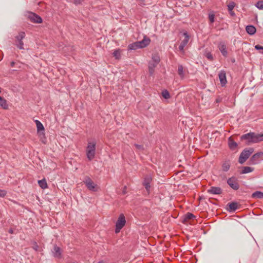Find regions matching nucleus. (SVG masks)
Listing matches in <instances>:
<instances>
[{"mask_svg": "<svg viewBox=\"0 0 263 263\" xmlns=\"http://www.w3.org/2000/svg\"><path fill=\"white\" fill-rule=\"evenodd\" d=\"M241 139L242 140H246V143L247 145L258 143L263 141V133L256 134L253 132H250L242 135Z\"/></svg>", "mask_w": 263, "mask_h": 263, "instance_id": "1", "label": "nucleus"}, {"mask_svg": "<svg viewBox=\"0 0 263 263\" xmlns=\"http://www.w3.org/2000/svg\"><path fill=\"white\" fill-rule=\"evenodd\" d=\"M151 43V40L146 36H144L143 40L129 44L128 45V50H135L140 48H143L147 46Z\"/></svg>", "mask_w": 263, "mask_h": 263, "instance_id": "2", "label": "nucleus"}, {"mask_svg": "<svg viewBox=\"0 0 263 263\" xmlns=\"http://www.w3.org/2000/svg\"><path fill=\"white\" fill-rule=\"evenodd\" d=\"M96 149V142L95 140L88 141L86 147V152L87 159L91 161L95 157Z\"/></svg>", "mask_w": 263, "mask_h": 263, "instance_id": "3", "label": "nucleus"}, {"mask_svg": "<svg viewBox=\"0 0 263 263\" xmlns=\"http://www.w3.org/2000/svg\"><path fill=\"white\" fill-rule=\"evenodd\" d=\"M254 152L253 148H246L240 154L239 157V163L243 164Z\"/></svg>", "mask_w": 263, "mask_h": 263, "instance_id": "4", "label": "nucleus"}, {"mask_svg": "<svg viewBox=\"0 0 263 263\" xmlns=\"http://www.w3.org/2000/svg\"><path fill=\"white\" fill-rule=\"evenodd\" d=\"M126 223L125 217L123 214H121L116 223L115 233H118Z\"/></svg>", "mask_w": 263, "mask_h": 263, "instance_id": "5", "label": "nucleus"}, {"mask_svg": "<svg viewBox=\"0 0 263 263\" xmlns=\"http://www.w3.org/2000/svg\"><path fill=\"white\" fill-rule=\"evenodd\" d=\"M84 183L89 190L93 192L97 191V185L90 177L86 176L84 181Z\"/></svg>", "mask_w": 263, "mask_h": 263, "instance_id": "6", "label": "nucleus"}, {"mask_svg": "<svg viewBox=\"0 0 263 263\" xmlns=\"http://www.w3.org/2000/svg\"><path fill=\"white\" fill-rule=\"evenodd\" d=\"M25 33L24 32H19L18 34L15 37L16 40L15 45L20 49H24V43L22 40L25 38Z\"/></svg>", "mask_w": 263, "mask_h": 263, "instance_id": "7", "label": "nucleus"}, {"mask_svg": "<svg viewBox=\"0 0 263 263\" xmlns=\"http://www.w3.org/2000/svg\"><path fill=\"white\" fill-rule=\"evenodd\" d=\"M263 156V152H257L254 154L250 159L249 163L251 165L256 164L259 163L260 157Z\"/></svg>", "mask_w": 263, "mask_h": 263, "instance_id": "8", "label": "nucleus"}, {"mask_svg": "<svg viewBox=\"0 0 263 263\" xmlns=\"http://www.w3.org/2000/svg\"><path fill=\"white\" fill-rule=\"evenodd\" d=\"M152 177L150 175H146L143 179V185L145 187L146 191L149 192L151 189V184L152 182Z\"/></svg>", "mask_w": 263, "mask_h": 263, "instance_id": "9", "label": "nucleus"}, {"mask_svg": "<svg viewBox=\"0 0 263 263\" xmlns=\"http://www.w3.org/2000/svg\"><path fill=\"white\" fill-rule=\"evenodd\" d=\"M227 183L234 190H237L239 188L237 179L234 177L229 178L227 180Z\"/></svg>", "mask_w": 263, "mask_h": 263, "instance_id": "10", "label": "nucleus"}, {"mask_svg": "<svg viewBox=\"0 0 263 263\" xmlns=\"http://www.w3.org/2000/svg\"><path fill=\"white\" fill-rule=\"evenodd\" d=\"M28 17L32 22L35 23H41L43 21L42 17L34 13H30Z\"/></svg>", "mask_w": 263, "mask_h": 263, "instance_id": "11", "label": "nucleus"}, {"mask_svg": "<svg viewBox=\"0 0 263 263\" xmlns=\"http://www.w3.org/2000/svg\"><path fill=\"white\" fill-rule=\"evenodd\" d=\"M218 77L220 82L221 85L224 86L227 83L226 78V72L224 70H221L218 74Z\"/></svg>", "mask_w": 263, "mask_h": 263, "instance_id": "12", "label": "nucleus"}, {"mask_svg": "<svg viewBox=\"0 0 263 263\" xmlns=\"http://www.w3.org/2000/svg\"><path fill=\"white\" fill-rule=\"evenodd\" d=\"M218 47L222 55L224 57H227L228 56V51L225 43L222 42H220L218 45Z\"/></svg>", "mask_w": 263, "mask_h": 263, "instance_id": "13", "label": "nucleus"}, {"mask_svg": "<svg viewBox=\"0 0 263 263\" xmlns=\"http://www.w3.org/2000/svg\"><path fill=\"white\" fill-rule=\"evenodd\" d=\"M52 252L54 257L58 258L61 257V249L57 245L54 246Z\"/></svg>", "mask_w": 263, "mask_h": 263, "instance_id": "14", "label": "nucleus"}, {"mask_svg": "<svg viewBox=\"0 0 263 263\" xmlns=\"http://www.w3.org/2000/svg\"><path fill=\"white\" fill-rule=\"evenodd\" d=\"M208 192L211 194L219 195L222 193V190L219 187L212 186Z\"/></svg>", "mask_w": 263, "mask_h": 263, "instance_id": "15", "label": "nucleus"}, {"mask_svg": "<svg viewBox=\"0 0 263 263\" xmlns=\"http://www.w3.org/2000/svg\"><path fill=\"white\" fill-rule=\"evenodd\" d=\"M228 210L230 212H235L238 208V204L236 202H232L227 204Z\"/></svg>", "mask_w": 263, "mask_h": 263, "instance_id": "16", "label": "nucleus"}, {"mask_svg": "<svg viewBox=\"0 0 263 263\" xmlns=\"http://www.w3.org/2000/svg\"><path fill=\"white\" fill-rule=\"evenodd\" d=\"M230 166H231L230 161L229 160H226L222 164V166H221L222 170L223 172H228L230 169Z\"/></svg>", "mask_w": 263, "mask_h": 263, "instance_id": "17", "label": "nucleus"}, {"mask_svg": "<svg viewBox=\"0 0 263 263\" xmlns=\"http://www.w3.org/2000/svg\"><path fill=\"white\" fill-rule=\"evenodd\" d=\"M158 64L149 62L148 63V72L150 76H153L155 71V68Z\"/></svg>", "mask_w": 263, "mask_h": 263, "instance_id": "18", "label": "nucleus"}, {"mask_svg": "<svg viewBox=\"0 0 263 263\" xmlns=\"http://www.w3.org/2000/svg\"><path fill=\"white\" fill-rule=\"evenodd\" d=\"M247 32L250 35H253L256 32V28L253 25H248L246 27Z\"/></svg>", "mask_w": 263, "mask_h": 263, "instance_id": "19", "label": "nucleus"}, {"mask_svg": "<svg viewBox=\"0 0 263 263\" xmlns=\"http://www.w3.org/2000/svg\"><path fill=\"white\" fill-rule=\"evenodd\" d=\"M237 143L235 142L231 138L229 139V146L232 150H235L237 147Z\"/></svg>", "mask_w": 263, "mask_h": 263, "instance_id": "20", "label": "nucleus"}, {"mask_svg": "<svg viewBox=\"0 0 263 263\" xmlns=\"http://www.w3.org/2000/svg\"><path fill=\"white\" fill-rule=\"evenodd\" d=\"M178 74L181 79L184 78V68L182 65H179L178 68Z\"/></svg>", "mask_w": 263, "mask_h": 263, "instance_id": "21", "label": "nucleus"}, {"mask_svg": "<svg viewBox=\"0 0 263 263\" xmlns=\"http://www.w3.org/2000/svg\"><path fill=\"white\" fill-rule=\"evenodd\" d=\"M35 122L36 125L37 132H39L40 131H44V127L40 121L36 120H35Z\"/></svg>", "mask_w": 263, "mask_h": 263, "instance_id": "22", "label": "nucleus"}, {"mask_svg": "<svg viewBox=\"0 0 263 263\" xmlns=\"http://www.w3.org/2000/svg\"><path fill=\"white\" fill-rule=\"evenodd\" d=\"M252 197L253 198L261 199L263 198V192L256 191L252 194Z\"/></svg>", "mask_w": 263, "mask_h": 263, "instance_id": "23", "label": "nucleus"}, {"mask_svg": "<svg viewBox=\"0 0 263 263\" xmlns=\"http://www.w3.org/2000/svg\"><path fill=\"white\" fill-rule=\"evenodd\" d=\"M183 35L184 36V39L181 41L180 44L185 46L189 42L190 36L187 32H184Z\"/></svg>", "mask_w": 263, "mask_h": 263, "instance_id": "24", "label": "nucleus"}, {"mask_svg": "<svg viewBox=\"0 0 263 263\" xmlns=\"http://www.w3.org/2000/svg\"><path fill=\"white\" fill-rule=\"evenodd\" d=\"M38 184L39 186L43 189H45L48 187L47 183L45 179L39 180Z\"/></svg>", "mask_w": 263, "mask_h": 263, "instance_id": "25", "label": "nucleus"}, {"mask_svg": "<svg viewBox=\"0 0 263 263\" xmlns=\"http://www.w3.org/2000/svg\"><path fill=\"white\" fill-rule=\"evenodd\" d=\"M254 168L250 166H244L242 167V174H247L253 172Z\"/></svg>", "mask_w": 263, "mask_h": 263, "instance_id": "26", "label": "nucleus"}, {"mask_svg": "<svg viewBox=\"0 0 263 263\" xmlns=\"http://www.w3.org/2000/svg\"><path fill=\"white\" fill-rule=\"evenodd\" d=\"M0 105L4 109L8 108V104L6 100L0 96Z\"/></svg>", "mask_w": 263, "mask_h": 263, "instance_id": "27", "label": "nucleus"}, {"mask_svg": "<svg viewBox=\"0 0 263 263\" xmlns=\"http://www.w3.org/2000/svg\"><path fill=\"white\" fill-rule=\"evenodd\" d=\"M160 57L157 54H155L153 55L152 59L150 62L153 63L158 64L160 62Z\"/></svg>", "mask_w": 263, "mask_h": 263, "instance_id": "28", "label": "nucleus"}, {"mask_svg": "<svg viewBox=\"0 0 263 263\" xmlns=\"http://www.w3.org/2000/svg\"><path fill=\"white\" fill-rule=\"evenodd\" d=\"M113 55L116 58V59H120L121 58V50L120 49H116L113 52Z\"/></svg>", "mask_w": 263, "mask_h": 263, "instance_id": "29", "label": "nucleus"}, {"mask_svg": "<svg viewBox=\"0 0 263 263\" xmlns=\"http://www.w3.org/2000/svg\"><path fill=\"white\" fill-rule=\"evenodd\" d=\"M204 55L210 61H213V57L212 54V53L208 51V50H205L204 52Z\"/></svg>", "mask_w": 263, "mask_h": 263, "instance_id": "30", "label": "nucleus"}, {"mask_svg": "<svg viewBox=\"0 0 263 263\" xmlns=\"http://www.w3.org/2000/svg\"><path fill=\"white\" fill-rule=\"evenodd\" d=\"M162 96L165 99H168L170 98V97H171L170 94L167 90H164L162 91Z\"/></svg>", "mask_w": 263, "mask_h": 263, "instance_id": "31", "label": "nucleus"}, {"mask_svg": "<svg viewBox=\"0 0 263 263\" xmlns=\"http://www.w3.org/2000/svg\"><path fill=\"white\" fill-rule=\"evenodd\" d=\"M194 217H195V216L192 213H187L184 216V220H187L191 219Z\"/></svg>", "mask_w": 263, "mask_h": 263, "instance_id": "32", "label": "nucleus"}, {"mask_svg": "<svg viewBox=\"0 0 263 263\" xmlns=\"http://www.w3.org/2000/svg\"><path fill=\"white\" fill-rule=\"evenodd\" d=\"M255 6L260 10H263V1H259L256 3Z\"/></svg>", "mask_w": 263, "mask_h": 263, "instance_id": "33", "label": "nucleus"}, {"mask_svg": "<svg viewBox=\"0 0 263 263\" xmlns=\"http://www.w3.org/2000/svg\"><path fill=\"white\" fill-rule=\"evenodd\" d=\"M235 6V3L233 2L230 3L228 5V9L229 11H232Z\"/></svg>", "mask_w": 263, "mask_h": 263, "instance_id": "34", "label": "nucleus"}, {"mask_svg": "<svg viewBox=\"0 0 263 263\" xmlns=\"http://www.w3.org/2000/svg\"><path fill=\"white\" fill-rule=\"evenodd\" d=\"M32 248L36 251H38L39 250V246L36 241H33L32 242Z\"/></svg>", "mask_w": 263, "mask_h": 263, "instance_id": "35", "label": "nucleus"}, {"mask_svg": "<svg viewBox=\"0 0 263 263\" xmlns=\"http://www.w3.org/2000/svg\"><path fill=\"white\" fill-rule=\"evenodd\" d=\"M215 15L214 14H209V18L211 23H213L214 22Z\"/></svg>", "mask_w": 263, "mask_h": 263, "instance_id": "36", "label": "nucleus"}, {"mask_svg": "<svg viewBox=\"0 0 263 263\" xmlns=\"http://www.w3.org/2000/svg\"><path fill=\"white\" fill-rule=\"evenodd\" d=\"M7 194V192L4 190H0V197H4Z\"/></svg>", "mask_w": 263, "mask_h": 263, "instance_id": "37", "label": "nucleus"}, {"mask_svg": "<svg viewBox=\"0 0 263 263\" xmlns=\"http://www.w3.org/2000/svg\"><path fill=\"white\" fill-rule=\"evenodd\" d=\"M134 145L138 149H140V150L143 149V147L141 145H139L138 144H135Z\"/></svg>", "mask_w": 263, "mask_h": 263, "instance_id": "38", "label": "nucleus"}, {"mask_svg": "<svg viewBox=\"0 0 263 263\" xmlns=\"http://www.w3.org/2000/svg\"><path fill=\"white\" fill-rule=\"evenodd\" d=\"M185 47V46L180 44L179 46V50L182 52V53H184V48Z\"/></svg>", "mask_w": 263, "mask_h": 263, "instance_id": "39", "label": "nucleus"}, {"mask_svg": "<svg viewBox=\"0 0 263 263\" xmlns=\"http://www.w3.org/2000/svg\"><path fill=\"white\" fill-rule=\"evenodd\" d=\"M255 48L256 50H262L263 51V47L259 45H256L255 46Z\"/></svg>", "mask_w": 263, "mask_h": 263, "instance_id": "40", "label": "nucleus"}, {"mask_svg": "<svg viewBox=\"0 0 263 263\" xmlns=\"http://www.w3.org/2000/svg\"><path fill=\"white\" fill-rule=\"evenodd\" d=\"M83 1V0H74V4L76 5H79L82 3V2Z\"/></svg>", "mask_w": 263, "mask_h": 263, "instance_id": "41", "label": "nucleus"}, {"mask_svg": "<svg viewBox=\"0 0 263 263\" xmlns=\"http://www.w3.org/2000/svg\"><path fill=\"white\" fill-rule=\"evenodd\" d=\"M229 12L231 16H234L235 15L234 12L233 10H232V11H229Z\"/></svg>", "mask_w": 263, "mask_h": 263, "instance_id": "42", "label": "nucleus"}, {"mask_svg": "<svg viewBox=\"0 0 263 263\" xmlns=\"http://www.w3.org/2000/svg\"><path fill=\"white\" fill-rule=\"evenodd\" d=\"M14 65H15V62L14 61L11 62L10 63V66L11 67H14Z\"/></svg>", "mask_w": 263, "mask_h": 263, "instance_id": "43", "label": "nucleus"}, {"mask_svg": "<svg viewBox=\"0 0 263 263\" xmlns=\"http://www.w3.org/2000/svg\"><path fill=\"white\" fill-rule=\"evenodd\" d=\"M139 1H140L141 5H144V0H139Z\"/></svg>", "mask_w": 263, "mask_h": 263, "instance_id": "44", "label": "nucleus"}, {"mask_svg": "<svg viewBox=\"0 0 263 263\" xmlns=\"http://www.w3.org/2000/svg\"><path fill=\"white\" fill-rule=\"evenodd\" d=\"M9 232L10 233V234H12L13 233V231L12 229H10L9 230Z\"/></svg>", "mask_w": 263, "mask_h": 263, "instance_id": "45", "label": "nucleus"}, {"mask_svg": "<svg viewBox=\"0 0 263 263\" xmlns=\"http://www.w3.org/2000/svg\"><path fill=\"white\" fill-rule=\"evenodd\" d=\"M98 263H104L103 261L101 260L99 261Z\"/></svg>", "mask_w": 263, "mask_h": 263, "instance_id": "46", "label": "nucleus"}, {"mask_svg": "<svg viewBox=\"0 0 263 263\" xmlns=\"http://www.w3.org/2000/svg\"><path fill=\"white\" fill-rule=\"evenodd\" d=\"M123 193H124V194L125 193V190H124Z\"/></svg>", "mask_w": 263, "mask_h": 263, "instance_id": "47", "label": "nucleus"}, {"mask_svg": "<svg viewBox=\"0 0 263 263\" xmlns=\"http://www.w3.org/2000/svg\"><path fill=\"white\" fill-rule=\"evenodd\" d=\"M123 193H124V194L125 193V190H124Z\"/></svg>", "mask_w": 263, "mask_h": 263, "instance_id": "48", "label": "nucleus"}, {"mask_svg": "<svg viewBox=\"0 0 263 263\" xmlns=\"http://www.w3.org/2000/svg\"><path fill=\"white\" fill-rule=\"evenodd\" d=\"M260 52H261V53H262V54H263V51H261Z\"/></svg>", "mask_w": 263, "mask_h": 263, "instance_id": "49", "label": "nucleus"}]
</instances>
